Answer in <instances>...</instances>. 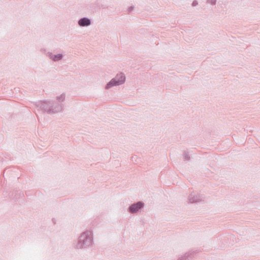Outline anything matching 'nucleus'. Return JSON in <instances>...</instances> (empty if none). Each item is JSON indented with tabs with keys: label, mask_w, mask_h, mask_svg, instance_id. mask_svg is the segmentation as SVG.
I'll list each match as a JSON object with an SVG mask.
<instances>
[{
	"label": "nucleus",
	"mask_w": 260,
	"mask_h": 260,
	"mask_svg": "<svg viewBox=\"0 0 260 260\" xmlns=\"http://www.w3.org/2000/svg\"><path fill=\"white\" fill-rule=\"evenodd\" d=\"M125 81V77L122 74L117 75L116 78L112 80L106 86L107 88L110 87L112 86L118 85L121 84Z\"/></svg>",
	"instance_id": "1"
},
{
	"label": "nucleus",
	"mask_w": 260,
	"mask_h": 260,
	"mask_svg": "<svg viewBox=\"0 0 260 260\" xmlns=\"http://www.w3.org/2000/svg\"><path fill=\"white\" fill-rule=\"evenodd\" d=\"M143 206V204L141 202H138L136 204H134L132 205L129 210L132 213L136 212L138 211V210L141 208Z\"/></svg>",
	"instance_id": "2"
},
{
	"label": "nucleus",
	"mask_w": 260,
	"mask_h": 260,
	"mask_svg": "<svg viewBox=\"0 0 260 260\" xmlns=\"http://www.w3.org/2000/svg\"><path fill=\"white\" fill-rule=\"evenodd\" d=\"M78 23L80 26H84L89 25L90 21L88 19L84 18L80 19Z\"/></svg>",
	"instance_id": "3"
},
{
	"label": "nucleus",
	"mask_w": 260,
	"mask_h": 260,
	"mask_svg": "<svg viewBox=\"0 0 260 260\" xmlns=\"http://www.w3.org/2000/svg\"><path fill=\"white\" fill-rule=\"evenodd\" d=\"M61 57H62V55L60 54H58L57 55L54 56V57L53 58V60H58L60 59L61 58Z\"/></svg>",
	"instance_id": "4"
}]
</instances>
